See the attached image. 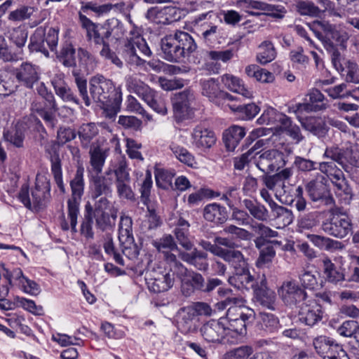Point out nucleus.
Here are the masks:
<instances>
[{"mask_svg":"<svg viewBox=\"0 0 359 359\" xmlns=\"http://www.w3.org/2000/svg\"><path fill=\"white\" fill-rule=\"evenodd\" d=\"M239 5L246 11L253 15H259V13L250 11V9H256L264 11L266 14L274 16L278 18H282L284 14V8L282 6L268 4L264 2L255 0H241Z\"/></svg>","mask_w":359,"mask_h":359,"instance_id":"b1692460","label":"nucleus"},{"mask_svg":"<svg viewBox=\"0 0 359 359\" xmlns=\"http://www.w3.org/2000/svg\"><path fill=\"white\" fill-rule=\"evenodd\" d=\"M124 6V3H119L115 4H104L100 5L96 3L90 1L86 3L83 6H82V10L83 12L90 10L94 12L98 16H100L109 13L112 9L121 11L123 9Z\"/></svg>","mask_w":359,"mask_h":359,"instance_id":"864d4df0","label":"nucleus"},{"mask_svg":"<svg viewBox=\"0 0 359 359\" xmlns=\"http://www.w3.org/2000/svg\"><path fill=\"white\" fill-rule=\"evenodd\" d=\"M198 245H200L205 250L209 251L214 255L218 256L223 259L225 262H227L235 257L237 255L236 250H230L222 248L216 244H212L210 241L204 239H201L198 241Z\"/></svg>","mask_w":359,"mask_h":359,"instance_id":"49530a36","label":"nucleus"},{"mask_svg":"<svg viewBox=\"0 0 359 359\" xmlns=\"http://www.w3.org/2000/svg\"><path fill=\"white\" fill-rule=\"evenodd\" d=\"M321 226L325 233L339 238H345L352 229L350 218L339 208L332 209L330 217L324 221Z\"/></svg>","mask_w":359,"mask_h":359,"instance_id":"0eeeda50","label":"nucleus"},{"mask_svg":"<svg viewBox=\"0 0 359 359\" xmlns=\"http://www.w3.org/2000/svg\"><path fill=\"white\" fill-rule=\"evenodd\" d=\"M330 159L332 161L320 163L319 169L322 172L332 177V182L337 187V190L335 191L336 195L341 200H344L345 203H349L352 198L351 190L342 177V172L337 169L334 163L336 161L332 158Z\"/></svg>","mask_w":359,"mask_h":359,"instance_id":"6e6552de","label":"nucleus"},{"mask_svg":"<svg viewBox=\"0 0 359 359\" xmlns=\"http://www.w3.org/2000/svg\"><path fill=\"white\" fill-rule=\"evenodd\" d=\"M76 135L74 130L70 128L61 127L57 130V142L53 144L48 151L49 160L50 161L51 173L60 191L65 193V187L62 180V163L60 155L56 149V145H63L75 139Z\"/></svg>","mask_w":359,"mask_h":359,"instance_id":"20e7f679","label":"nucleus"},{"mask_svg":"<svg viewBox=\"0 0 359 359\" xmlns=\"http://www.w3.org/2000/svg\"><path fill=\"white\" fill-rule=\"evenodd\" d=\"M177 276L181 280V291L185 297H190L196 290L201 292L204 278L201 273L189 271L185 266H181Z\"/></svg>","mask_w":359,"mask_h":359,"instance_id":"2eb2a0df","label":"nucleus"},{"mask_svg":"<svg viewBox=\"0 0 359 359\" xmlns=\"http://www.w3.org/2000/svg\"><path fill=\"white\" fill-rule=\"evenodd\" d=\"M237 255L230 258L226 262L231 264L235 271H238L241 283L245 289L256 288L253 277L250 274L248 264L244 258L243 255L239 250L236 251Z\"/></svg>","mask_w":359,"mask_h":359,"instance_id":"aec40b11","label":"nucleus"},{"mask_svg":"<svg viewBox=\"0 0 359 359\" xmlns=\"http://www.w3.org/2000/svg\"><path fill=\"white\" fill-rule=\"evenodd\" d=\"M146 97L143 100L156 112L161 115L167 114V107L165 100L163 97L152 90L149 93V96Z\"/></svg>","mask_w":359,"mask_h":359,"instance_id":"bf43d9fd","label":"nucleus"},{"mask_svg":"<svg viewBox=\"0 0 359 359\" xmlns=\"http://www.w3.org/2000/svg\"><path fill=\"white\" fill-rule=\"evenodd\" d=\"M243 204L249 214L258 221H266L269 218V211L257 200L244 199Z\"/></svg>","mask_w":359,"mask_h":359,"instance_id":"a18cd8bd","label":"nucleus"},{"mask_svg":"<svg viewBox=\"0 0 359 359\" xmlns=\"http://www.w3.org/2000/svg\"><path fill=\"white\" fill-rule=\"evenodd\" d=\"M201 93L205 96L210 101L219 105V95L222 90L219 81L217 79L210 78L208 79L201 80Z\"/></svg>","mask_w":359,"mask_h":359,"instance_id":"c9c22d12","label":"nucleus"},{"mask_svg":"<svg viewBox=\"0 0 359 359\" xmlns=\"http://www.w3.org/2000/svg\"><path fill=\"white\" fill-rule=\"evenodd\" d=\"M50 184L44 176H37L34 188L29 193L26 185L22 187L18 198L24 205L33 210L43 208L50 198Z\"/></svg>","mask_w":359,"mask_h":359,"instance_id":"7ed1b4c3","label":"nucleus"},{"mask_svg":"<svg viewBox=\"0 0 359 359\" xmlns=\"http://www.w3.org/2000/svg\"><path fill=\"white\" fill-rule=\"evenodd\" d=\"M93 219H95L96 227L102 231L111 229L116 223V212H102L90 214Z\"/></svg>","mask_w":359,"mask_h":359,"instance_id":"09e8293b","label":"nucleus"},{"mask_svg":"<svg viewBox=\"0 0 359 359\" xmlns=\"http://www.w3.org/2000/svg\"><path fill=\"white\" fill-rule=\"evenodd\" d=\"M77 56L80 70L89 74L97 67V61L96 57L86 49L83 48H78Z\"/></svg>","mask_w":359,"mask_h":359,"instance_id":"de8ad7c7","label":"nucleus"},{"mask_svg":"<svg viewBox=\"0 0 359 359\" xmlns=\"http://www.w3.org/2000/svg\"><path fill=\"white\" fill-rule=\"evenodd\" d=\"M299 278L304 287L314 290L318 285L320 273L315 269L305 270Z\"/></svg>","mask_w":359,"mask_h":359,"instance_id":"338daca9","label":"nucleus"},{"mask_svg":"<svg viewBox=\"0 0 359 359\" xmlns=\"http://www.w3.org/2000/svg\"><path fill=\"white\" fill-rule=\"evenodd\" d=\"M99 133L97 126L94 123L82 124L79 128L78 135L81 145L84 148L88 147L90 141Z\"/></svg>","mask_w":359,"mask_h":359,"instance_id":"603ef678","label":"nucleus"},{"mask_svg":"<svg viewBox=\"0 0 359 359\" xmlns=\"http://www.w3.org/2000/svg\"><path fill=\"white\" fill-rule=\"evenodd\" d=\"M245 72L248 77L253 78L261 83H272L274 80V76L272 73L265 69L259 67L257 65H248L245 69Z\"/></svg>","mask_w":359,"mask_h":359,"instance_id":"8fccbe9b","label":"nucleus"},{"mask_svg":"<svg viewBox=\"0 0 359 359\" xmlns=\"http://www.w3.org/2000/svg\"><path fill=\"white\" fill-rule=\"evenodd\" d=\"M191 136L192 144L198 148H210L216 142L215 133L201 124L193 129Z\"/></svg>","mask_w":359,"mask_h":359,"instance_id":"cd10ccee","label":"nucleus"},{"mask_svg":"<svg viewBox=\"0 0 359 359\" xmlns=\"http://www.w3.org/2000/svg\"><path fill=\"white\" fill-rule=\"evenodd\" d=\"M133 36L128 39L122 50V57L128 65L133 67H143L146 61L138 55L137 50L145 56H150V50L144 39L139 34L130 32Z\"/></svg>","mask_w":359,"mask_h":359,"instance_id":"423d86ee","label":"nucleus"},{"mask_svg":"<svg viewBox=\"0 0 359 359\" xmlns=\"http://www.w3.org/2000/svg\"><path fill=\"white\" fill-rule=\"evenodd\" d=\"M203 217L208 222L223 224L227 219V212L225 207L214 203L204 208Z\"/></svg>","mask_w":359,"mask_h":359,"instance_id":"4c0bfd02","label":"nucleus"},{"mask_svg":"<svg viewBox=\"0 0 359 359\" xmlns=\"http://www.w3.org/2000/svg\"><path fill=\"white\" fill-rule=\"evenodd\" d=\"M95 202L93 205L88 202L85 205V212L90 215L99 212H116L111 208V204L107 196H101L97 199H93Z\"/></svg>","mask_w":359,"mask_h":359,"instance_id":"13d9d810","label":"nucleus"},{"mask_svg":"<svg viewBox=\"0 0 359 359\" xmlns=\"http://www.w3.org/2000/svg\"><path fill=\"white\" fill-rule=\"evenodd\" d=\"M298 308L299 319L305 325L311 327L322 320V308L315 300L308 298Z\"/></svg>","mask_w":359,"mask_h":359,"instance_id":"f3484780","label":"nucleus"},{"mask_svg":"<svg viewBox=\"0 0 359 359\" xmlns=\"http://www.w3.org/2000/svg\"><path fill=\"white\" fill-rule=\"evenodd\" d=\"M118 239L123 246V253L129 259H134L139 255L133 234V221L131 217L122 215L119 223Z\"/></svg>","mask_w":359,"mask_h":359,"instance_id":"1a4fd4ad","label":"nucleus"},{"mask_svg":"<svg viewBox=\"0 0 359 359\" xmlns=\"http://www.w3.org/2000/svg\"><path fill=\"white\" fill-rule=\"evenodd\" d=\"M245 135V130L243 127L232 126L223 134V140L229 151H233L240 141Z\"/></svg>","mask_w":359,"mask_h":359,"instance_id":"58836bf2","label":"nucleus"},{"mask_svg":"<svg viewBox=\"0 0 359 359\" xmlns=\"http://www.w3.org/2000/svg\"><path fill=\"white\" fill-rule=\"evenodd\" d=\"M323 264L325 278L328 282L334 285H341V283L346 280L344 269L337 268L327 257L323 259Z\"/></svg>","mask_w":359,"mask_h":359,"instance_id":"e433bc0d","label":"nucleus"},{"mask_svg":"<svg viewBox=\"0 0 359 359\" xmlns=\"http://www.w3.org/2000/svg\"><path fill=\"white\" fill-rule=\"evenodd\" d=\"M58 42V32L55 29L50 28L45 35V38L41 42L34 41L32 37L30 39V43L29 44V48L30 51L41 52L46 56H48L49 53L47 50L45 44L52 50L56 49Z\"/></svg>","mask_w":359,"mask_h":359,"instance_id":"c85d7f7f","label":"nucleus"},{"mask_svg":"<svg viewBox=\"0 0 359 359\" xmlns=\"http://www.w3.org/2000/svg\"><path fill=\"white\" fill-rule=\"evenodd\" d=\"M307 238L314 245L322 250H332L344 248V245L341 242L325 236L309 234Z\"/></svg>","mask_w":359,"mask_h":359,"instance_id":"3c124183","label":"nucleus"},{"mask_svg":"<svg viewBox=\"0 0 359 359\" xmlns=\"http://www.w3.org/2000/svg\"><path fill=\"white\" fill-rule=\"evenodd\" d=\"M114 167L109 166L101 174L88 175L90 184V198L97 199L102 195L107 196L111 194V185L114 182Z\"/></svg>","mask_w":359,"mask_h":359,"instance_id":"9b49d317","label":"nucleus"},{"mask_svg":"<svg viewBox=\"0 0 359 359\" xmlns=\"http://www.w3.org/2000/svg\"><path fill=\"white\" fill-rule=\"evenodd\" d=\"M147 17H156V18H164V20H159V22L163 24H169L180 18V11L176 7L173 6H165L161 8L158 7L151 8L147 11Z\"/></svg>","mask_w":359,"mask_h":359,"instance_id":"72a5a7b5","label":"nucleus"},{"mask_svg":"<svg viewBox=\"0 0 359 359\" xmlns=\"http://www.w3.org/2000/svg\"><path fill=\"white\" fill-rule=\"evenodd\" d=\"M4 137L6 142L16 147H23L25 134L21 126H15L4 131Z\"/></svg>","mask_w":359,"mask_h":359,"instance_id":"e2e57ef3","label":"nucleus"},{"mask_svg":"<svg viewBox=\"0 0 359 359\" xmlns=\"http://www.w3.org/2000/svg\"><path fill=\"white\" fill-rule=\"evenodd\" d=\"M306 191L313 201H321L330 206L334 205V199L330 196L326 184L323 183L322 176L308 182L306 185Z\"/></svg>","mask_w":359,"mask_h":359,"instance_id":"6ab92c4d","label":"nucleus"},{"mask_svg":"<svg viewBox=\"0 0 359 359\" xmlns=\"http://www.w3.org/2000/svg\"><path fill=\"white\" fill-rule=\"evenodd\" d=\"M313 345L317 353L323 359H327L337 350V347L340 346L334 344L329 337L325 336H319L313 339Z\"/></svg>","mask_w":359,"mask_h":359,"instance_id":"79ce46f5","label":"nucleus"},{"mask_svg":"<svg viewBox=\"0 0 359 359\" xmlns=\"http://www.w3.org/2000/svg\"><path fill=\"white\" fill-rule=\"evenodd\" d=\"M7 37L18 48L25 46L27 39V32L25 27H18L8 30Z\"/></svg>","mask_w":359,"mask_h":359,"instance_id":"69168bd1","label":"nucleus"},{"mask_svg":"<svg viewBox=\"0 0 359 359\" xmlns=\"http://www.w3.org/2000/svg\"><path fill=\"white\" fill-rule=\"evenodd\" d=\"M253 309L243 304L233 305L228 308L225 319L227 330V343L241 342L247 333V326L255 319Z\"/></svg>","mask_w":359,"mask_h":359,"instance_id":"f03ea898","label":"nucleus"},{"mask_svg":"<svg viewBox=\"0 0 359 359\" xmlns=\"http://www.w3.org/2000/svg\"><path fill=\"white\" fill-rule=\"evenodd\" d=\"M179 257L198 270L206 271L208 269V254L197 248H194L191 252L180 251Z\"/></svg>","mask_w":359,"mask_h":359,"instance_id":"c756f323","label":"nucleus"},{"mask_svg":"<svg viewBox=\"0 0 359 359\" xmlns=\"http://www.w3.org/2000/svg\"><path fill=\"white\" fill-rule=\"evenodd\" d=\"M278 293L284 304L290 306H298L308 299L307 293L294 280L283 281Z\"/></svg>","mask_w":359,"mask_h":359,"instance_id":"9d476101","label":"nucleus"},{"mask_svg":"<svg viewBox=\"0 0 359 359\" xmlns=\"http://www.w3.org/2000/svg\"><path fill=\"white\" fill-rule=\"evenodd\" d=\"M102 28H105L104 36L107 39L110 37L116 40L122 39L124 36L123 25L116 18L107 20Z\"/></svg>","mask_w":359,"mask_h":359,"instance_id":"052dcab7","label":"nucleus"},{"mask_svg":"<svg viewBox=\"0 0 359 359\" xmlns=\"http://www.w3.org/2000/svg\"><path fill=\"white\" fill-rule=\"evenodd\" d=\"M257 302L271 310L275 309L276 296V293L266 287V280L263 277L260 281V286L254 289Z\"/></svg>","mask_w":359,"mask_h":359,"instance_id":"7c9ffc66","label":"nucleus"},{"mask_svg":"<svg viewBox=\"0 0 359 359\" xmlns=\"http://www.w3.org/2000/svg\"><path fill=\"white\" fill-rule=\"evenodd\" d=\"M287 116L282 113L278 112L272 107L265 109L262 116L257 119L259 124L273 125L280 123V126L285 121Z\"/></svg>","mask_w":359,"mask_h":359,"instance_id":"4d7b16f0","label":"nucleus"},{"mask_svg":"<svg viewBox=\"0 0 359 359\" xmlns=\"http://www.w3.org/2000/svg\"><path fill=\"white\" fill-rule=\"evenodd\" d=\"M79 22L82 28L86 31V36L88 41L94 42L95 44H101L107 39L104 36V32H100L99 25L93 22L85 15L79 13Z\"/></svg>","mask_w":359,"mask_h":359,"instance_id":"473e14b6","label":"nucleus"},{"mask_svg":"<svg viewBox=\"0 0 359 359\" xmlns=\"http://www.w3.org/2000/svg\"><path fill=\"white\" fill-rule=\"evenodd\" d=\"M194 99V95L190 90H185L177 94L172 102L175 113L180 117L184 116L188 114L191 102Z\"/></svg>","mask_w":359,"mask_h":359,"instance_id":"f704fd0d","label":"nucleus"},{"mask_svg":"<svg viewBox=\"0 0 359 359\" xmlns=\"http://www.w3.org/2000/svg\"><path fill=\"white\" fill-rule=\"evenodd\" d=\"M306 97H309V100L306 99L304 103L296 104L294 109L295 114H302L304 111L316 112L326 109L327 104L325 102V97L317 88L311 89L308 92Z\"/></svg>","mask_w":359,"mask_h":359,"instance_id":"a211bd4d","label":"nucleus"},{"mask_svg":"<svg viewBox=\"0 0 359 359\" xmlns=\"http://www.w3.org/2000/svg\"><path fill=\"white\" fill-rule=\"evenodd\" d=\"M314 25L324 32L328 42L332 40L336 45L344 46L349 38L348 32L341 25H332L325 21H317L314 22Z\"/></svg>","mask_w":359,"mask_h":359,"instance_id":"412c9836","label":"nucleus"},{"mask_svg":"<svg viewBox=\"0 0 359 359\" xmlns=\"http://www.w3.org/2000/svg\"><path fill=\"white\" fill-rule=\"evenodd\" d=\"M161 48L163 57L165 60L172 62H183L180 47L178 45L175 34L167 35L162 38Z\"/></svg>","mask_w":359,"mask_h":359,"instance_id":"393cba45","label":"nucleus"},{"mask_svg":"<svg viewBox=\"0 0 359 359\" xmlns=\"http://www.w3.org/2000/svg\"><path fill=\"white\" fill-rule=\"evenodd\" d=\"M230 109L236 112L242 119L250 120L253 118L260 111L259 107L255 103L247 104H227Z\"/></svg>","mask_w":359,"mask_h":359,"instance_id":"6e6d98bb","label":"nucleus"},{"mask_svg":"<svg viewBox=\"0 0 359 359\" xmlns=\"http://www.w3.org/2000/svg\"><path fill=\"white\" fill-rule=\"evenodd\" d=\"M198 319L189 306L181 309L178 313V326L184 333L193 332L196 330Z\"/></svg>","mask_w":359,"mask_h":359,"instance_id":"2f4dec72","label":"nucleus"},{"mask_svg":"<svg viewBox=\"0 0 359 359\" xmlns=\"http://www.w3.org/2000/svg\"><path fill=\"white\" fill-rule=\"evenodd\" d=\"M114 175L118 196L128 200L134 199V193L130 187V177L126 160H120L114 166Z\"/></svg>","mask_w":359,"mask_h":359,"instance_id":"ddd939ff","label":"nucleus"},{"mask_svg":"<svg viewBox=\"0 0 359 359\" xmlns=\"http://www.w3.org/2000/svg\"><path fill=\"white\" fill-rule=\"evenodd\" d=\"M108 153V149L102 148L98 144L91 146L89 150L90 166L87 169L88 175L102 173Z\"/></svg>","mask_w":359,"mask_h":359,"instance_id":"bb28decb","label":"nucleus"},{"mask_svg":"<svg viewBox=\"0 0 359 359\" xmlns=\"http://www.w3.org/2000/svg\"><path fill=\"white\" fill-rule=\"evenodd\" d=\"M126 86L130 93H135L142 100L149 96V93L153 90L143 81L135 76L130 75L126 78Z\"/></svg>","mask_w":359,"mask_h":359,"instance_id":"ea45409f","label":"nucleus"},{"mask_svg":"<svg viewBox=\"0 0 359 359\" xmlns=\"http://www.w3.org/2000/svg\"><path fill=\"white\" fill-rule=\"evenodd\" d=\"M175 36L180 47V52L183 61L190 56L197 48V45L193 37L187 32L183 31L175 32Z\"/></svg>","mask_w":359,"mask_h":359,"instance_id":"a19ab883","label":"nucleus"},{"mask_svg":"<svg viewBox=\"0 0 359 359\" xmlns=\"http://www.w3.org/2000/svg\"><path fill=\"white\" fill-rule=\"evenodd\" d=\"M277 55L273 43L269 40L262 41L257 47L256 60L258 63L265 65L275 60Z\"/></svg>","mask_w":359,"mask_h":359,"instance_id":"37998d69","label":"nucleus"},{"mask_svg":"<svg viewBox=\"0 0 359 359\" xmlns=\"http://www.w3.org/2000/svg\"><path fill=\"white\" fill-rule=\"evenodd\" d=\"M169 149L180 162L190 167H194L196 164L194 156L184 147L175 142H171Z\"/></svg>","mask_w":359,"mask_h":359,"instance_id":"5fc2aeb1","label":"nucleus"},{"mask_svg":"<svg viewBox=\"0 0 359 359\" xmlns=\"http://www.w3.org/2000/svg\"><path fill=\"white\" fill-rule=\"evenodd\" d=\"M59 61L66 67H74L76 65L75 49L72 44L65 43L57 55Z\"/></svg>","mask_w":359,"mask_h":359,"instance_id":"680f3d73","label":"nucleus"},{"mask_svg":"<svg viewBox=\"0 0 359 359\" xmlns=\"http://www.w3.org/2000/svg\"><path fill=\"white\" fill-rule=\"evenodd\" d=\"M324 157L333 159L343 168L348 165L359 168V149L358 148L346 150H341L338 147L327 148L325 151Z\"/></svg>","mask_w":359,"mask_h":359,"instance_id":"dca6fc26","label":"nucleus"},{"mask_svg":"<svg viewBox=\"0 0 359 359\" xmlns=\"http://www.w3.org/2000/svg\"><path fill=\"white\" fill-rule=\"evenodd\" d=\"M145 280L148 289L154 293L165 292L171 288L174 283L173 274L161 268L147 272Z\"/></svg>","mask_w":359,"mask_h":359,"instance_id":"f8f14e48","label":"nucleus"},{"mask_svg":"<svg viewBox=\"0 0 359 359\" xmlns=\"http://www.w3.org/2000/svg\"><path fill=\"white\" fill-rule=\"evenodd\" d=\"M222 81L229 90L247 98L252 97V92L245 86L243 81L239 78L231 74H224Z\"/></svg>","mask_w":359,"mask_h":359,"instance_id":"c03bdc74","label":"nucleus"},{"mask_svg":"<svg viewBox=\"0 0 359 359\" xmlns=\"http://www.w3.org/2000/svg\"><path fill=\"white\" fill-rule=\"evenodd\" d=\"M293 175V170L291 168H286L273 175H264L263 182L267 189L275 192L276 196H282L285 190V181L289 180Z\"/></svg>","mask_w":359,"mask_h":359,"instance_id":"4be33fe9","label":"nucleus"},{"mask_svg":"<svg viewBox=\"0 0 359 359\" xmlns=\"http://www.w3.org/2000/svg\"><path fill=\"white\" fill-rule=\"evenodd\" d=\"M16 79L28 88H32L40 79L39 67L30 62H23L16 69Z\"/></svg>","mask_w":359,"mask_h":359,"instance_id":"a878e982","label":"nucleus"},{"mask_svg":"<svg viewBox=\"0 0 359 359\" xmlns=\"http://www.w3.org/2000/svg\"><path fill=\"white\" fill-rule=\"evenodd\" d=\"M15 78L9 73H4L0 76V95L8 96L17 89Z\"/></svg>","mask_w":359,"mask_h":359,"instance_id":"774afa93","label":"nucleus"},{"mask_svg":"<svg viewBox=\"0 0 359 359\" xmlns=\"http://www.w3.org/2000/svg\"><path fill=\"white\" fill-rule=\"evenodd\" d=\"M283 160L281 152L276 149H269L261 154L256 158L255 164L262 172L269 173L278 169Z\"/></svg>","mask_w":359,"mask_h":359,"instance_id":"5701e85b","label":"nucleus"},{"mask_svg":"<svg viewBox=\"0 0 359 359\" xmlns=\"http://www.w3.org/2000/svg\"><path fill=\"white\" fill-rule=\"evenodd\" d=\"M152 245L158 252L162 253L174 250L180 251L173 237L170 234H165L162 238L154 241Z\"/></svg>","mask_w":359,"mask_h":359,"instance_id":"0e129e2a","label":"nucleus"},{"mask_svg":"<svg viewBox=\"0 0 359 359\" xmlns=\"http://www.w3.org/2000/svg\"><path fill=\"white\" fill-rule=\"evenodd\" d=\"M84 168L79 167L74 178L70 181L72 196L67 201V218L73 233L77 232V218L79 215V203L84 192Z\"/></svg>","mask_w":359,"mask_h":359,"instance_id":"39448f33","label":"nucleus"},{"mask_svg":"<svg viewBox=\"0 0 359 359\" xmlns=\"http://www.w3.org/2000/svg\"><path fill=\"white\" fill-rule=\"evenodd\" d=\"M91 103L97 102L104 109L106 116L114 118L121 110L122 93L113 81L102 74H96L89 81Z\"/></svg>","mask_w":359,"mask_h":359,"instance_id":"f257e3e1","label":"nucleus"},{"mask_svg":"<svg viewBox=\"0 0 359 359\" xmlns=\"http://www.w3.org/2000/svg\"><path fill=\"white\" fill-rule=\"evenodd\" d=\"M223 317L219 320H211L205 323L201 328L203 339L212 343H227V330Z\"/></svg>","mask_w":359,"mask_h":359,"instance_id":"4468645a","label":"nucleus"}]
</instances>
